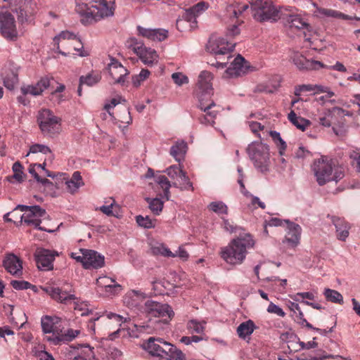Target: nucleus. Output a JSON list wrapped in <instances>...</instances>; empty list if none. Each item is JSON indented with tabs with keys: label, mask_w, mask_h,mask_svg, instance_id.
<instances>
[{
	"label": "nucleus",
	"mask_w": 360,
	"mask_h": 360,
	"mask_svg": "<svg viewBox=\"0 0 360 360\" xmlns=\"http://www.w3.org/2000/svg\"><path fill=\"white\" fill-rule=\"evenodd\" d=\"M213 76L211 72L202 71L198 77V88L200 91L199 96V108L202 113L199 115V122L205 125H213L214 119L219 112V107L217 106L214 101L210 99L212 95Z\"/></svg>",
	"instance_id": "1"
},
{
	"label": "nucleus",
	"mask_w": 360,
	"mask_h": 360,
	"mask_svg": "<svg viewBox=\"0 0 360 360\" xmlns=\"http://www.w3.org/2000/svg\"><path fill=\"white\" fill-rule=\"evenodd\" d=\"M255 245V240L249 233L240 234L233 239L225 248L221 249V257L228 264H240L246 257L248 250Z\"/></svg>",
	"instance_id": "2"
},
{
	"label": "nucleus",
	"mask_w": 360,
	"mask_h": 360,
	"mask_svg": "<svg viewBox=\"0 0 360 360\" xmlns=\"http://www.w3.org/2000/svg\"><path fill=\"white\" fill-rule=\"evenodd\" d=\"M313 171L316 181L320 186L325 185L331 181L338 182L345 176L343 167L326 156H322L314 160Z\"/></svg>",
	"instance_id": "3"
},
{
	"label": "nucleus",
	"mask_w": 360,
	"mask_h": 360,
	"mask_svg": "<svg viewBox=\"0 0 360 360\" xmlns=\"http://www.w3.org/2000/svg\"><path fill=\"white\" fill-rule=\"evenodd\" d=\"M44 290L52 299L60 303L67 304L73 302L74 309L79 313L81 316L89 314L88 302L78 300L74 294L70 291H68L66 288L49 286L44 288Z\"/></svg>",
	"instance_id": "4"
},
{
	"label": "nucleus",
	"mask_w": 360,
	"mask_h": 360,
	"mask_svg": "<svg viewBox=\"0 0 360 360\" xmlns=\"http://www.w3.org/2000/svg\"><path fill=\"white\" fill-rule=\"evenodd\" d=\"M235 44L229 43L226 39L219 37L214 39L212 37L207 45V50L215 56L217 60L215 66L224 68L226 66L229 60L232 57L230 53L233 51ZM214 65V64H212Z\"/></svg>",
	"instance_id": "5"
},
{
	"label": "nucleus",
	"mask_w": 360,
	"mask_h": 360,
	"mask_svg": "<svg viewBox=\"0 0 360 360\" xmlns=\"http://www.w3.org/2000/svg\"><path fill=\"white\" fill-rule=\"evenodd\" d=\"M249 6L245 3L234 2L229 5L226 8V17L228 18L226 23H229L228 35L236 36L240 33L238 26L243 22L245 11Z\"/></svg>",
	"instance_id": "6"
},
{
	"label": "nucleus",
	"mask_w": 360,
	"mask_h": 360,
	"mask_svg": "<svg viewBox=\"0 0 360 360\" xmlns=\"http://www.w3.org/2000/svg\"><path fill=\"white\" fill-rule=\"evenodd\" d=\"M20 210L21 212H24V214L20 217L21 221H23L27 225L32 226L38 230L44 231L49 233L54 231V230L46 229L40 226L41 222V219L44 218L46 215V210L42 209L40 206L18 205L14 209V210Z\"/></svg>",
	"instance_id": "7"
},
{
	"label": "nucleus",
	"mask_w": 360,
	"mask_h": 360,
	"mask_svg": "<svg viewBox=\"0 0 360 360\" xmlns=\"http://www.w3.org/2000/svg\"><path fill=\"white\" fill-rule=\"evenodd\" d=\"M37 122L44 136L53 137L60 131V119L49 109L39 112Z\"/></svg>",
	"instance_id": "8"
},
{
	"label": "nucleus",
	"mask_w": 360,
	"mask_h": 360,
	"mask_svg": "<svg viewBox=\"0 0 360 360\" xmlns=\"http://www.w3.org/2000/svg\"><path fill=\"white\" fill-rule=\"evenodd\" d=\"M250 3L255 20L276 21L280 18V11L272 5L271 0H250Z\"/></svg>",
	"instance_id": "9"
},
{
	"label": "nucleus",
	"mask_w": 360,
	"mask_h": 360,
	"mask_svg": "<svg viewBox=\"0 0 360 360\" xmlns=\"http://www.w3.org/2000/svg\"><path fill=\"white\" fill-rule=\"evenodd\" d=\"M248 153L255 166L262 172L268 170L269 162V147L262 142H252L248 147Z\"/></svg>",
	"instance_id": "10"
},
{
	"label": "nucleus",
	"mask_w": 360,
	"mask_h": 360,
	"mask_svg": "<svg viewBox=\"0 0 360 360\" xmlns=\"http://www.w3.org/2000/svg\"><path fill=\"white\" fill-rule=\"evenodd\" d=\"M145 311L148 314L150 318L154 317L158 319L154 321L156 323H162L167 324L174 316L172 308L167 304H161L152 300H148L145 303Z\"/></svg>",
	"instance_id": "11"
},
{
	"label": "nucleus",
	"mask_w": 360,
	"mask_h": 360,
	"mask_svg": "<svg viewBox=\"0 0 360 360\" xmlns=\"http://www.w3.org/2000/svg\"><path fill=\"white\" fill-rule=\"evenodd\" d=\"M0 34L8 41H15L18 39L16 21L9 11L0 12Z\"/></svg>",
	"instance_id": "12"
},
{
	"label": "nucleus",
	"mask_w": 360,
	"mask_h": 360,
	"mask_svg": "<svg viewBox=\"0 0 360 360\" xmlns=\"http://www.w3.org/2000/svg\"><path fill=\"white\" fill-rule=\"evenodd\" d=\"M115 11V0H91V20L99 21L111 17Z\"/></svg>",
	"instance_id": "13"
},
{
	"label": "nucleus",
	"mask_w": 360,
	"mask_h": 360,
	"mask_svg": "<svg viewBox=\"0 0 360 360\" xmlns=\"http://www.w3.org/2000/svg\"><path fill=\"white\" fill-rule=\"evenodd\" d=\"M129 47L140 58L141 60L147 65H152L158 62L157 52L150 48L143 46L136 38H131L128 41Z\"/></svg>",
	"instance_id": "14"
},
{
	"label": "nucleus",
	"mask_w": 360,
	"mask_h": 360,
	"mask_svg": "<svg viewBox=\"0 0 360 360\" xmlns=\"http://www.w3.org/2000/svg\"><path fill=\"white\" fill-rule=\"evenodd\" d=\"M96 291L99 297H110L117 295L122 290L121 285L110 277L101 276L96 279Z\"/></svg>",
	"instance_id": "15"
},
{
	"label": "nucleus",
	"mask_w": 360,
	"mask_h": 360,
	"mask_svg": "<svg viewBox=\"0 0 360 360\" xmlns=\"http://www.w3.org/2000/svg\"><path fill=\"white\" fill-rule=\"evenodd\" d=\"M285 224L287 225V231L282 243L288 248L295 249L300 243L302 228L299 224L288 220H285Z\"/></svg>",
	"instance_id": "16"
},
{
	"label": "nucleus",
	"mask_w": 360,
	"mask_h": 360,
	"mask_svg": "<svg viewBox=\"0 0 360 360\" xmlns=\"http://www.w3.org/2000/svg\"><path fill=\"white\" fill-rule=\"evenodd\" d=\"M108 70L113 84H124L129 72L117 60L110 57Z\"/></svg>",
	"instance_id": "17"
},
{
	"label": "nucleus",
	"mask_w": 360,
	"mask_h": 360,
	"mask_svg": "<svg viewBox=\"0 0 360 360\" xmlns=\"http://www.w3.org/2000/svg\"><path fill=\"white\" fill-rule=\"evenodd\" d=\"M60 179L61 183L65 185L63 189L70 194L75 193L84 185L80 172L77 171L75 172L71 176L65 173L60 174Z\"/></svg>",
	"instance_id": "18"
},
{
	"label": "nucleus",
	"mask_w": 360,
	"mask_h": 360,
	"mask_svg": "<svg viewBox=\"0 0 360 360\" xmlns=\"http://www.w3.org/2000/svg\"><path fill=\"white\" fill-rule=\"evenodd\" d=\"M249 65L244 58L238 55L226 70L224 77H234L241 76L248 72Z\"/></svg>",
	"instance_id": "19"
},
{
	"label": "nucleus",
	"mask_w": 360,
	"mask_h": 360,
	"mask_svg": "<svg viewBox=\"0 0 360 360\" xmlns=\"http://www.w3.org/2000/svg\"><path fill=\"white\" fill-rule=\"evenodd\" d=\"M37 267L44 271L51 270L53 268V262L56 255L46 249L39 248L34 254Z\"/></svg>",
	"instance_id": "20"
},
{
	"label": "nucleus",
	"mask_w": 360,
	"mask_h": 360,
	"mask_svg": "<svg viewBox=\"0 0 360 360\" xmlns=\"http://www.w3.org/2000/svg\"><path fill=\"white\" fill-rule=\"evenodd\" d=\"M100 319H101L102 321L108 320L109 323L110 321L115 322L117 323V326L120 327L117 330L109 334L108 338L111 340H113L116 338L118 337V335H119L120 332L121 331L120 328L122 327V325L127 322H129L131 321V318L129 317V315L124 316H122V315H120V314H117L115 313H112V312L107 313L105 316H101L97 317V318L91 317V321L94 320V321H98Z\"/></svg>",
	"instance_id": "21"
},
{
	"label": "nucleus",
	"mask_w": 360,
	"mask_h": 360,
	"mask_svg": "<svg viewBox=\"0 0 360 360\" xmlns=\"http://www.w3.org/2000/svg\"><path fill=\"white\" fill-rule=\"evenodd\" d=\"M292 63L299 70H319L323 67V64L317 60H307L298 52L293 53L291 56Z\"/></svg>",
	"instance_id": "22"
},
{
	"label": "nucleus",
	"mask_w": 360,
	"mask_h": 360,
	"mask_svg": "<svg viewBox=\"0 0 360 360\" xmlns=\"http://www.w3.org/2000/svg\"><path fill=\"white\" fill-rule=\"evenodd\" d=\"M60 319L57 316H45L41 319V325L42 330L44 333L50 334L46 336V340L49 342V339L53 336H57L60 329L57 324L60 322Z\"/></svg>",
	"instance_id": "23"
},
{
	"label": "nucleus",
	"mask_w": 360,
	"mask_h": 360,
	"mask_svg": "<svg viewBox=\"0 0 360 360\" xmlns=\"http://www.w3.org/2000/svg\"><path fill=\"white\" fill-rule=\"evenodd\" d=\"M3 266L5 269L12 275H19L22 274V260L14 254L10 253L5 256L3 260Z\"/></svg>",
	"instance_id": "24"
},
{
	"label": "nucleus",
	"mask_w": 360,
	"mask_h": 360,
	"mask_svg": "<svg viewBox=\"0 0 360 360\" xmlns=\"http://www.w3.org/2000/svg\"><path fill=\"white\" fill-rule=\"evenodd\" d=\"M332 223L335 227L336 237L339 240L345 241L349 235L351 224L345 219L333 217Z\"/></svg>",
	"instance_id": "25"
},
{
	"label": "nucleus",
	"mask_w": 360,
	"mask_h": 360,
	"mask_svg": "<svg viewBox=\"0 0 360 360\" xmlns=\"http://www.w3.org/2000/svg\"><path fill=\"white\" fill-rule=\"evenodd\" d=\"M164 342H165L164 341ZM144 348L151 355L157 356H163L166 354L168 347L164 346L163 341L160 338H150L146 343L144 344Z\"/></svg>",
	"instance_id": "26"
},
{
	"label": "nucleus",
	"mask_w": 360,
	"mask_h": 360,
	"mask_svg": "<svg viewBox=\"0 0 360 360\" xmlns=\"http://www.w3.org/2000/svg\"><path fill=\"white\" fill-rule=\"evenodd\" d=\"M50 85L49 79L47 77L41 78L34 85H27L21 87V92L24 95H32L37 96L40 95Z\"/></svg>",
	"instance_id": "27"
},
{
	"label": "nucleus",
	"mask_w": 360,
	"mask_h": 360,
	"mask_svg": "<svg viewBox=\"0 0 360 360\" xmlns=\"http://www.w3.org/2000/svg\"><path fill=\"white\" fill-rule=\"evenodd\" d=\"M79 333V331L78 330L68 329L65 333H63L62 330H60L58 335L53 336L51 339L50 338L49 342L55 345L70 342L76 338Z\"/></svg>",
	"instance_id": "28"
},
{
	"label": "nucleus",
	"mask_w": 360,
	"mask_h": 360,
	"mask_svg": "<svg viewBox=\"0 0 360 360\" xmlns=\"http://www.w3.org/2000/svg\"><path fill=\"white\" fill-rule=\"evenodd\" d=\"M75 2L76 11L81 17V22L84 25H88L90 23L89 0H75Z\"/></svg>",
	"instance_id": "29"
},
{
	"label": "nucleus",
	"mask_w": 360,
	"mask_h": 360,
	"mask_svg": "<svg viewBox=\"0 0 360 360\" xmlns=\"http://www.w3.org/2000/svg\"><path fill=\"white\" fill-rule=\"evenodd\" d=\"M70 256L77 262L81 263L84 269H90V250L80 248L79 253L71 252Z\"/></svg>",
	"instance_id": "30"
},
{
	"label": "nucleus",
	"mask_w": 360,
	"mask_h": 360,
	"mask_svg": "<svg viewBox=\"0 0 360 360\" xmlns=\"http://www.w3.org/2000/svg\"><path fill=\"white\" fill-rule=\"evenodd\" d=\"M288 118L294 126L302 131H305L311 124L309 120L297 116L293 110L288 114Z\"/></svg>",
	"instance_id": "31"
},
{
	"label": "nucleus",
	"mask_w": 360,
	"mask_h": 360,
	"mask_svg": "<svg viewBox=\"0 0 360 360\" xmlns=\"http://www.w3.org/2000/svg\"><path fill=\"white\" fill-rule=\"evenodd\" d=\"M187 145L184 141H177L170 149V155L178 162L184 158Z\"/></svg>",
	"instance_id": "32"
},
{
	"label": "nucleus",
	"mask_w": 360,
	"mask_h": 360,
	"mask_svg": "<svg viewBox=\"0 0 360 360\" xmlns=\"http://www.w3.org/2000/svg\"><path fill=\"white\" fill-rule=\"evenodd\" d=\"M255 329V323L252 320H248L241 323L237 328V334L239 338L245 339L250 335Z\"/></svg>",
	"instance_id": "33"
},
{
	"label": "nucleus",
	"mask_w": 360,
	"mask_h": 360,
	"mask_svg": "<svg viewBox=\"0 0 360 360\" xmlns=\"http://www.w3.org/2000/svg\"><path fill=\"white\" fill-rule=\"evenodd\" d=\"M173 186L180 188L181 191H193L192 182L190 181L188 176L185 172L178 177L176 180L173 181Z\"/></svg>",
	"instance_id": "34"
},
{
	"label": "nucleus",
	"mask_w": 360,
	"mask_h": 360,
	"mask_svg": "<svg viewBox=\"0 0 360 360\" xmlns=\"http://www.w3.org/2000/svg\"><path fill=\"white\" fill-rule=\"evenodd\" d=\"M163 344L168 347L165 354L166 360H186L185 354L175 346L167 342H163Z\"/></svg>",
	"instance_id": "35"
},
{
	"label": "nucleus",
	"mask_w": 360,
	"mask_h": 360,
	"mask_svg": "<svg viewBox=\"0 0 360 360\" xmlns=\"http://www.w3.org/2000/svg\"><path fill=\"white\" fill-rule=\"evenodd\" d=\"M2 79L4 86L8 89L12 90L18 82V74L13 70L4 71L2 73Z\"/></svg>",
	"instance_id": "36"
},
{
	"label": "nucleus",
	"mask_w": 360,
	"mask_h": 360,
	"mask_svg": "<svg viewBox=\"0 0 360 360\" xmlns=\"http://www.w3.org/2000/svg\"><path fill=\"white\" fill-rule=\"evenodd\" d=\"M11 11L17 13L18 20L22 22L28 20L30 16H31L34 11V8L31 6L28 8L27 5L25 4L22 6H20L18 8H11Z\"/></svg>",
	"instance_id": "37"
},
{
	"label": "nucleus",
	"mask_w": 360,
	"mask_h": 360,
	"mask_svg": "<svg viewBox=\"0 0 360 360\" xmlns=\"http://www.w3.org/2000/svg\"><path fill=\"white\" fill-rule=\"evenodd\" d=\"M343 110L340 108H333L331 110L328 109L324 112L323 116L319 117V123L323 127H329L332 124V118L335 113L340 114L342 112Z\"/></svg>",
	"instance_id": "38"
},
{
	"label": "nucleus",
	"mask_w": 360,
	"mask_h": 360,
	"mask_svg": "<svg viewBox=\"0 0 360 360\" xmlns=\"http://www.w3.org/2000/svg\"><path fill=\"white\" fill-rule=\"evenodd\" d=\"M288 22L291 27H295L298 30L307 29L309 26L306 20L299 15H290Z\"/></svg>",
	"instance_id": "39"
},
{
	"label": "nucleus",
	"mask_w": 360,
	"mask_h": 360,
	"mask_svg": "<svg viewBox=\"0 0 360 360\" xmlns=\"http://www.w3.org/2000/svg\"><path fill=\"white\" fill-rule=\"evenodd\" d=\"M323 295L327 301L333 303L342 304H343V297L337 290H332L330 288H326Z\"/></svg>",
	"instance_id": "40"
},
{
	"label": "nucleus",
	"mask_w": 360,
	"mask_h": 360,
	"mask_svg": "<svg viewBox=\"0 0 360 360\" xmlns=\"http://www.w3.org/2000/svg\"><path fill=\"white\" fill-rule=\"evenodd\" d=\"M111 202L108 205H103L96 210H99L103 214L108 216L117 217L119 214L120 207L115 203V200L111 199Z\"/></svg>",
	"instance_id": "41"
},
{
	"label": "nucleus",
	"mask_w": 360,
	"mask_h": 360,
	"mask_svg": "<svg viewBox=\"0 0 360 360\" xmlns=\"http://www.w3.org/2000/svg\"><path fill=\"white\" fill-rule=\"evenodd\" d=\"M151 252L153 255H162L164 257H175L176 255L172 252L169 248L163 244H159L151 248Z\"/></svg>",
	"instance_id": "42"
},
{
	"label": "nucleus",
	"mask_w": 360,
	"mask_h": 360,
	"mask_svg": "<svg viewBox=\"0 0 360 360\" xmlns=\"http://www.w3.org/2000/svg\"><path fill=\"white\" fill-rule=\"evenodd\" d=\"M155 181L162 188L164 195L168 200L169 198V188L171 187V184L168 179L164 175H159L156 177Z\"/></svg>",
	"instance_id": "43"
},
{
	"label": "nucleus",
	"mask_w": 360,
	"mask_h": 360,
	"mask_svg": "<svg viewBox=\"0 0 360 360\" xmlns=\"http://www.w3.org/2000/svg\"><path fill=\"white\" fill-rule=\"evenodd\" d=\"M146 200L151 212L155 215H159L163 208V202L158 198H147Z\"/></svg>",
	"instance_id": "44"
},
{
	"label": "nucleus",
	"mask_w": 360,
	"mask_h": 360,
	"mask_svg": "<svg viewBox=\"0 0 360 360\" xmlns=\"http://www.w3.org/2000/svg\"><path fill=\"white\" fill-rule=\"evenodd\" d=\"M105 264V257L101 254L91 250V268H101Z\"/></svg>",
	"instance_id": "45"
},
{
	"label": "nucleus",
	"mask_w": 360,
	"mask_h": 360,
	"mask_svg": "<svg viewBox=\"0 0 360 360\" xmlns=\"http://www.w3.org/2000/svg\"><path fill=\"white\" fill-rule=\"evenodd\" d=\"M209 209L218 214H227L228 207L221 201L212 202L209 206Z\"/></svg>",
	"instance_id": "46"
},
{
	"label": "nucleus",
	"mask_w": 360,
	"mask_h": 360,
	"mask_svg": "<svg viewBox=\"0 0 360 360\" xmlns=\"http://www.w3.org/2000/svg\"><path fill=\"white\" fill-rule=\"evenodd\" d=\"M168 32L164 29H153L151 32L150 41H162L167 38Z\"/></svg>",
	"instance_id": "47"
},
{
	"label": "nucleus",
	"mask_w": 360,
	"mask_h": 360,
	"mask_svg": "<svg viewBox=\"0 0 360 360\" xmlns=\"http://www.w3.org/2000/svg\"><path fill=\"white\" fill-rule=\"evenodd\" d=\"M41 153L42 154H51V150L49 146L44 144L35 143L30 147V150L26 156H28L30 153Z\"/></svg>",
	"instance_id": "48"
},
{
	"label": "nucleus",
	"mask_w": 360,
	"mask_h": 360,
	"mask_svg": "<svg viewBox=\"0 0 360 360\" xmlns=\"http://www.w3.org/2000/svg\"><path fill=\"white\" fill-rule=\"evenodd\" d=\"M270 135L275 142L278 148H279V153L283 155V151L286 149L287 145L285 142L281 139L280 134L275 131H270Z\"/></svg>",
	"instance_id": "49"
},
{
	"label": "nucleus",
	"mask_w": 360,
	"mask_h": 360,
	"mask_svg": "<svg viewBox=\"0 0 360 360\" xmlns=\"http://www.w3.org/2000/svg\"><path fill=\"white\" fill-rule=\"evenodd\" d=\"M150 75L149 70L142 69L139 75H136L132 77V83L135 86H139Z\"/></svg>",
	"instance_id": "50"
},
{
	"label": "nucleus",
	"mask_w": 360,
	"mask_h": 360,
	"mask_svg": "<svg viewBox=\"0 0 360 360\" xmlns=\"http://www.w3.org/2000/svg\"><path fill=\"white\" fill-rule=\"evenodd\" d=\"M13 178L18 182H22L24 179L23 167L19 162H15L12 167Z\"/></svg>",
	"instance_id": "51"
},
{
	"label": "nucleus",
	"mask_w": 360,
	"mask_h": 360,
	"mask_svg": "<svg viewBox=\"0 0 360 360\" xmlns=\"http://www.w3.org/2000/svg\"><path fill=\"white\" fill-rule=\"evenodd\" d=\"M136 221L139 226L146 229H151L155 226V221H153L148 217H143L139 215L136 216Z\"/></svg>",
	"instance_id": "52"
},
{
	"label": "nucleus",
	"mask_w": 360,
	"mask_h": 360,
	"mask_svg": "<svg viewBox=\"0 0 360 360\" xmlns=\"http://www.w3.org/2000/svg\"><path fill=\"white\" fill-rule=\"evenodd\" d=\"M61 39H78V41H80V39H78L73 32L68 30L60 32L54 37L53 41L58 44Z\"/></svg>",
	"instance_id": "53"
},
{
	"label": "nucleus",
	"mask_w": 360,
	"mask_h": 360,
	"mask_svg": "<svg viewBox=\"0 0 360 360\" xmlns=\"http://www.w3.org/2000/svg\"><path fill=\"white\" fill-rule=\"evenodd\" d=\"M11 285L14 289L18 290L35 288L34 285L25 281H12Z\"/></svg>",
	"instance_id": "54"
},
{
	"label": "nucleus",
	"mask_w": 360,
	"mask_h": 360,
	"mask_svg": "<svg viewBox=\"0 0 360 360\" xmlns=\"http://www.w3.org/2000/svg\"><path fill=\"white\" fill-rule=\"evenodd\" d=\"M167 175L174 181L179 177L184 172L179 167L176 165H172L167 169Z\"/></svg>",
	"instance_id": "55"
},
{
	"label": "nucleus",
	"mask_w": 360,
	"mask_h": 360,
	"mask_svg": "<svg viewBox=\"0 0 360 360\" xmlns=\"http://www.w3.org/2000/svg\"><path fill=\"white\" fill-rule=\"evenodd\" d=\"M320 93L327 94L328 97H333L335 93L330 90V88L326 86L313 84V94H318Z\"/></svg>",
	"instance_id": "56"
},
{
	"label": "nucleus",
	"mask_w": 360,
	"mask_h": 360,
	"mask_svg": "<svg viewBox=\"0 0 360 360\" xmlns=\"http://www.w3.org/2000/svg\"><path fill=\"white\" fill-rule=\"evenodd\" d=\"M89 352L90 346L89 345L82 346L80 351L74 357V360H89Z\"/></svg>",
	"instance_id": "57"
},
{
	"label": "nucleus",
	"mask_w": 360,
	"mask_h": 360,
	"mask_svg": "<svg viewBox=\"0 0 360 360\" xmlns=\"http://www.w3.org/2000/svg\"><path fill=\"white\" fill-rule=\"evenodd\" d=\"M188 328L196 333H202L204 330L203 325L195 320H191L188 323Z\"/></svg>",
	"instance_id": "58"
},
{
	"label": "nucleus",
	"mask_w": 360,
	"mask_h": 360,
	"mask_svg": "<svg viewBox=\"0 0 360 360\" xmlns=\"http://www.w3.org/2000/svg\"><path fill=\"white\" fill-rule=\"evenodd\" d=\"M292 299L296 302H302V300H304V299L314 300L315 299V296L311 292H297L293 297H292Z\"/></svg>",
	"instance_id": "59"
},
{
	"label": "nucleus",
	"mask_w": 360,
	"mask_h": 360,
	"mask_svg": "<svg viewBox=\"0 0 360 360\" xmlns=\"http://www.w3.org/2000/svg\"><path fill=\"white\" fill-rule=\"evenodd\" d=\"M172 78L174 83L181 86L188 82V79L186 76L181 72H175L172 75Z\"/></svg>",
	"instance_id": "60"
},
{
	"label": "nucleus",
	"mask_w": 360,
	"mask_h": 360,
	"mask_svg": "<svg viewBox=\"0 0 360 360\" xmlns=\"http://www.w3.org/2000/svg\"><path fill=\"white\" fill-rule=\"evenodd\" d=\"M312 91L313 92V84H302L297 85L295 87L294 94L295 96H299L303 92Z\"/></svg>",
	"instance_id": "61"
},
{
	"label": "nucleus",
	"mask_w": 360,
	"mask_h": 360,
	"mask_svg": "<svg viewBox=\"0 0 360 360\" xmlns=\"http://www.w3.org/2000/svg\"><path fill=\"white\" fill-rule=\"evenodd\" d=\"M267 311L271 314H275L281 317H284L285 316L284 311L273 302H271L268 306Z\"/></svg>",
	"instance_id": "62"
},
{
	"label": "nucleus",
	"mask_w": 360,
	"mask_h": 360,
	"mask_svg": "<svg viewBox=\"0 0 360 360\" xmlns=\"http://www.w3.org/2000/svg\"><path fill=\"white\" fill-rule=\"evenodd\" d=\"M197 15L195 13L191 8L186 9L182 15V18L188 22H196L195 18Z\"/></svg>",
	"instance_id": "63"
},
{
	"label": "nucleus",
	"mask_w": 360,
	"mask_h": 360,
	"mask_svg": "<svg viewBox=\"0 0 360 360\" xmlns=\"http://www.w3.org/2000/svg\"><path fill=\"white\" fill-rule=\"evenodd\" d=\"M84 85L86 86H90V74H87L86 76H81L79 78V84L77 89V94L79 96H82V89Z\"/></svg>",
	"instance_id": "64"
}]
</instances>
